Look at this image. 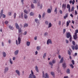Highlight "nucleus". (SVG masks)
<instances>
[{
	"label": "nucleus",
	"instance_id": "nucleus-1",
	"mask_svg": "<svg viewBox=\"0 0 78 78\" xmlns=\"http://www.w3.org/2000/svg\"><path fill=\"white\" fill-rule=\"evenodd\" d=\"M31 73L29 75V78H36V76L34 75V73L33 72V70H31Z\"/></svg>",
	"mask_w": 78,
	"mask_h": 78
},
{
	"label": "nucleus",
	"instance_id": "nucleus-2",
	"mask_svg": "<svg viewBox=\"0 0 78 78\" xmlns=\"http://www.w3.org/2000/svg\"><path fill=\"white\" fill-rule=\"evenodd\" d=\"M18 41H16V44L17 45H19V44H20L21 42V38L19 37H18Z\"/></svg>",
	"mask_w": 78,
	"mask_h": 78
},
{
	"label": "nucleus",
	"instance_id": "nucleus-3",
	"mask_svg": "<svg viewBox=\"0 0 78 78\" xmlns=\"http://www.w3.org/2000/svg\"><path fill=\"white\" fill-rule=\"evenodd\" d=\"M78 33V30H76L75 31V33L74 34V35L73 36V37L74 38V39L76 40V39H77V33Z\"/></svg>",
	"mask_w": 78,
	"mask_h": 78
},
{
	"label": "nucleus",
	"instance_id": "nucleus-4",
	"mask_svg": "<svg viewBox=\"0 0 78 78\" xmlns=\"http://www.w3.org/2000/svg\"><path fill=\"white\" fill-rule=\"evenodd\" d=\"M56 62V60L55 59H53L52 61L50 62L49 64L50 66H53V64H55Z\"/></svg>",
	"mask_w": 78,
	"mask_h": 78
},
{
	"label": "nucleus",
	"instance_id": "nucleus-5",
	"mask_svg": "<svg viewBox=\"0 0 78 78\" xmlns=\"http://www.w3.org/2000/svg\"><path fill=\"white\" fill-rule=\"evenodd\" d=\"M35 22L36 23H37V26L38 27L39 26V25H40V22H39V20L37 19H35L34 20Z\"/></svg>",
	"mask_w": 78,
	"mask_h": 78
},
{
	"label": "nucleus",
	"instance_id": "nucleus-6",
	"mask_svg": "<svg viewBox=\"0 0 78 78\" xmlns=\"http://www.w3.org/2000/svg\"><path fill=\"white\" fill-rule=\"evenodd\" d=\"M50 44H52L53 43H52L51 40L50 39H48L47 41V45H49Z\"/></svg>",
	"mask_w": 78,
	"mask_h": 78
},
{
	"label": "nucleus",
	"instance_id": "nucleus-7",
	"mask_svg": "<svg viewBox=\"0 0 78 78\" xmlns=\"http://www.w3.org/2000/svg\"><path fill=\"white\" fill-rule=\"evenodd\" d=\"M8 70H9V67L8 66L5 67L4 69V73H6L7 72H8Z\"/></svg>",
	"mask_w": 78,
	"mask_h": 78
},
{
	"label": "nucleus",
	"instance_id": "nucleus-8",
	"mask_svg": "<svg viewBox=\"0 0 78 78\" xmlns=\"http://www.w3.org/2000/svg\"><path fill=\"white\" fill-rule=\"evenodd\" d=\"M15 72L18 76H20V71L18 70H16L15 71Z\"/></svg>",
	"mask_w": 78,
	"mask_h": 78
},
{
	"label": "nucleus",
	"instance_id": "nucleus-9",
	"mask_svg": "<svg viewBox=\"0 0 78 78\" xmlns=\"http://www.w3.org/2000/svg\"><path fill=\"white\" fill-rule=\"evenodd\" d=\"M19 50H16L14 52V55H17L19 54Z\"/></svg>",
	"mask_w": 78,
	"mask_h": 78
},
{
	"label": "nucleus",
	"instance_id": "nucleus-10",
	"mask_svg": "<svg viewBox=\"0 0 78 78\" xmlns=\"http://www.w3.org/2000/svg\"><path fill=\"white\" fill-rule=\"evenodd\" d=\"M67 8L68 9L69 12H70V5L67 4Z\"/></svg>",
	"mask_w": 78,
	"mask_h": 78
},
{
	"label": "nucleus",
	"instance_id": "nucleus-11",
	"mask_svg": "<svg viewBox=\"0 0 78 78\" xmlns=\"http://www.w3.org/2000/svg\"><path fill=\"white\" fill-rule=\"evenodd\" d=\"M72 37V36L70 35V33H67L66 34V37L67 38H69V37Z\"/></svg>",
	"mask_w": 78,
	"mask_h": 78
},
{
	"label": "nucleus",
	"instance_id": "nucleus-12",
	"mask_svg": "<svg viewBox=\"0 0 78 78\" xmlns=\"http://www.w3.org/2000/svg\"><path fill=\"white\" fill-rule=\"evenodd\" d=\"M37 6H40V8L41 9L42 8V4H41V2H38V3Z\"/></svg>",
	"mask_w": 78,
	"mask_h": 78
},
{
	"label": "nucleus",
	"instance_id": "nucleus-13",
	"mask_svg": "<svg viewBox=\"0 0 78 78\" xmlns=\"http://www.w3.org/2000/svg\"><path fill=\"white\" fill-rule=\"evenodd\" d=\"M36 48L37 51H39L41 49V47L40 46H38L36 47Z\"/></svg>",
	"mask_w": 78,
	"mask_h": 78
},
{
	"label": "nucleus",
	"instance_id": "nucleus-14",
	"mask_svg": "<svg viewBox=\"0 0 78 78\" xmlns=\"http://www.w3.org/2000/svg\"><path fill=\"white\" fill-rule=\"evenodd\" d=\"M15 25L16 28V29H19L20 28V27H19V24H18L17 23H15Z\"/></svg>",
	"mask_w": 78,
	"mask_h": 78
},
{
	"label": "nucleus",
	"instance_id": "nucleus-15",
	"mask_svg": "<svg viewBox=\"0 0 78 78\" xmlns=\"http://www.w3.org/2000/svg\"><path fill=\"white\" fill-rule=\"evenodd\" d=\"M3 10H2L1 11V13L0 14V18H2V15H3Z\"/></svg>",
	"mask_w": 78,
	"mask_h": 78
},
{
	"label": "nucleus",
	"instance_id": "nucleus-16",
	"mask_svg": "<svg viewBox=\"0 0 78 78\" xmlns=\"http://www.w3.org/2000/svg\"><path fill=\"white\" fill-rule=\"evenodd\" d=\"M2 55L4 58H5L6 56V53L4 51L2 52Z\"/></svg>",
	"mask_w": 78,
	"mask_h": 78
},
{
	"label": "nucleus",
	"instance_id": "nucleus-17",
	"mask_svg": "<svg viewBox=\"0 0 78 78\" xmlns=\"http://www.w3.org/2000/svg\"><path fill=\"white\" fill-rule=\"evenodd\" d=\"M35 70L37 73H39V68H38V67L37 66H35Z\"/></svg>",
	"mask_w": 78,
	"mask_h": 78
},
{
	"label": "nucleus",
	"instance_id": "nucleus-18",
	"mask_svg": "<svg viewBox=\"0 0 78 78\" xmlns=\"http://www.w3.org/2000/svg\"><path fill=\"white\" fill-rule=\"evenodd\" d=\"M56 70L58 72H60L61 71V70L59 69V67L58 66V67L57 68V69H56Z\"/></svg>",
	"mask_w": 78,
	"mask_h": 78
},
{
	"label": "nucleus",
	"instance_id": "nucleus-19",
	"mask_svg": "<svg viewBox=\"0 0 78 78\" xmlns=\"http://www.w3.org/2000/svg\"><path fill=\"white\" fill-rule=\"evenodd\" d=\"M47 12L48 13L50 14L51 12V9H48L47 10Z\"/></svg>",
	"mask_w": 78,
	"mask_h": 78
},
{
	"label": "nucleus",
	"instance_id": "nucleus-20",
	"mask_svg": "<svg viewBox=\"0 0 78 78\" xmlns=\"http://www.w3.org/2000/svg\"><path fill=\"white\" fill-rule=\"evenodd\" d=\"M63 61H64V58L63 57H62L59 62V64L62 63V62H63Z\"/></svg>",
	"mask_w": 78,
	"mask_h": 78
},
{
	"label": "nucleus",
	"instance_id": "nucleus-21",
	"mask_svg": "<svg viewBox=\"0 0 78 78\" xmlns=\"http://www.w3.org/2000/svg\"><path fill=\"white\" fill-rule=\"evenodd\" d=\"M52 26V24H51V23L50 22L48 24V28H51Z\"/></svg>",
	"mask_w": 78,
	"mask_h": 78
},
{
	"label": "nucleus",
	"instance_id": "nucleus-22",
	"mask_svg": "<svg viewBox=\"0 0 78 78\" xmlns=\"http://www.w3.org/2000/svg\"><path fill=\"white\" fill-rule=\"evenodd\" d=\"M26 45L27 46L29 47L30 45V42L29 41H27L26 42Z\"/></svg>",
	"mask_w": 78,
	"mask_h": 78
},
{
	"label": "nucleus",
	"instance_id": "nucleus-23",
	"mask_svg": "<svg viewBox=\"0 0 78 78\" xmlns=\"http://www.w3.org/2000/svg\"><path fill=\"white\" fill-rule=\"evenodd\" d=\"M62 8H64V9H66V4H63L62 5Z\"/></svg>",
	"mask_w": 78,
	"mask_h": 78
},
{
	"label": "nucleus",
	"instance_id": "nucleus-24",
	"mask_svg": "<svg viewBox=\"0 0 78 78\" xmlns=\"http://www.w3.org/2000/svg\"><path fill=\"white\" fill-rule=\"evenodd\" d=\"M45 77L46 78H49V75L48 74V73H46L45 74Z\"/></svg>",
	"mask_w": 78,
	"mask_h": 78
},
{
	"label": "nucleus",
	"instance_id": "nucleus-25",
	"mask_svg": "<svg viewBox=\"0 0 78 78\" xmlns=\"http://www.w3.org/2000/svg\"><path fill=\"white\" fill-rule=\"evenodd\" d=\"M9 28L10 29V30H12L13 29H14V28H13V27H12L11 26H9Z\"/></svg>",
	"mask_w": 78,
	"mask_h": 78
},
{
	"label": "nucleus",
	"instance_id": "nucleus-26",
	"mask_svg": "<svg viewBox=\"0 0 78 78\" xmlns=\"http://www.w3.org/2000/svg\"><path fill=\"white\" fill-rule=\"evenodd\" d=\"M9 62L11 64H13V62H12V59L11 58H10V59L9 60Z\"/></svg>",
	"mask_w": 78,
	"mask_h": 78
},
{
	"label": "nucleus",
	"instance_id": "nucleus-27",
	"mask_svg": "<svg viewBox=\"0 0 78 78\" xmlns=\"http://www.w3.org/2000/svg\"><path fill=\"white\" fill-rule=\"evenodd\" d=\"M28 24L27 23H25L23 25V27L24 28H26V27H28Z\"/></svg>",
	"mask_w": 78,
	"mask_h": 78
},
{
	"label": "nucleus",
	"instance_id": "nucleus-28",
	"mask_svg": "<svg viewBox=\"0 0 78 78\" xmlns=\"http://www.w3.org/2000/svg\"><path fill=\"white\" fill-rule=\"evenodd\" d=\"M62 66L63 67H64V68H66V63H64L62 64Z\"/></svg>",
	"mask_w": 78,
	"mask_h": 78
},
{
	"label": "nucleus",
	"instance_id": "nucleus-29",
	"mask_svg": "<svg viewBox=\"0 0 78 78\" xmlns=\"http://www.w3.org/2000/svg\"><path fill=\"white\" fill-rule=\"evenodd\" d=\"M69 23H70V21L69 20V21H67L66 22V26L69 27Z\"/></svg>",
	"mask_w": 78,
	"mask_h": 78
},
{
	"label": "nucleus",
	"instance_id": "nucleus-30",
	"mask_svg": "<svg viewBox=\"0 0 78 78\" xmlns=\"http://www.w3.org/2000/svg\"><path fill=\"white\" fill-rule=\"evenodd\" d=\"M67 17H68V13H66L65 15V16H64V18L66 19V18H67Z\"/></svg>",
	"mask_w": 78,
	"mask_h": 78
},
{
	"label": "nucleus",
	"instance_id": "nucleus-31",
	"mask_svg": "<svg viewBox=\"0 0 78 78\" xmlns=\"http://www.w3.org/2000/svg\"><path fill=\"white\" fill-rule=\"evenodd\" d=\"M24 12L25 14H28V13H29L28 12L26 9H25L24 10Z\"/></svg>",
	"mask_w": 78,
	"mask_h": 78
},
{
	"label": "nucleus",
	"instance_id": "nucleus-32",
	"mask_svg": "<svg viewBox=\"0 0 78 78\" xmlns=\"http://www.w3.org/2000/svg\"><path fill=\"white\" fill-rule=\"evenodd\" d=\"M19 17L20 18H21V17H22V18H23V13H21V14L20 15Z\"/></svg>",
	"mask_w": 78,
	"mask_h": 78
},
{
	"label": "nucleus",
	"instance_id": "nucleus-33",
	"mask_svg": "<svg viewBox=\"0 0 78 78\" xmlns=\"http://www.w3.org/2000/svg\"><path fill=\"white\" fill-rule=\"evenodd\" d=\"M66 73H68V74H69L70 73V69H68L66 71Z\"/></svg>",
	"mask_w": 78,
	"mask_h": 78
},
{
	"label": "nucleus",
	"instance_id": "nucleus-34",
	"mask_svg": "<svg viewBox=\"0 0 78 78\" xmlns=\"http://www.w3.org/2000/svg\"><path fill=\"white\" fill-rule=\"evenodd\" d=\"M51 74L53 76H55V73L53 72H52L51 73Z\"/></svg>",
	"mask_w": 78,
	"mask_h": 78
},
{
	"label": "nucleus",
	"instance_id": "nucleus-35",
	"mask_svg": "<svg viewBox=\"0 0 78 78\" xmlns=\"http://www.w3.org/2000/svg\"><path fill=\"white\" fill-rule=\"evenodd\" d=\"M37 0H33V2L34 3H37Z\"/></svg>",
	"mask_w": 78,
	"mask_h": 78
},
{
	"label": "nucleus",
	"instance_id": "nucleus-36",
	"mask_svg": "<svg viewBox=\"0 0 78 78\" xmlns=\"http://www.w3.org/2000/svg\"><path fill=\"white\" fill-rule=\"evenodd\" d=\"M18 32L19 33H21L22 32V30H21V28H20L19 29H18Z\"/></svg>",
	"mask_w": 78,
	"mask_h": 78
},
{
	"label": "nucleus",
	"instance_id": "nucleus-37",
	"mask_svg": "<svg viewBox=\"0 0 78 78\" xmlns=\"http://www.w3.org/2000/svg\"><path fill=\"white\" fill-rule=\"evenodd\" d=\"M27 31H25L23 33V34L24 36H26V35H27Z\"/></svg>",
	"mask_w": 78,
	"mask_h": 78
},
{
	"label": "nucleus",
	"instance_id": "nucleus-38",
	"mask_svg": "<svg viewBox=\"0 0 78 78\" xmlns=\"http://www.w3.org/2000/svg\"><path fill=\"white\" fill-rule=\"evenodd\" d=\"M74 9H75V8H74V7H73V6L72 7L71 9V12H72V11H73L74 10Z\"/></svg>",
	"mask_w": 78,
	"mask_h": 78
},
{
	"label": "nucleus",
	"instance_id": "nucleus-39",
	"mask_svg": "<svg viewBox=\"0 0 78 78\" xmlns=\"http://www.w3.org/2000/svg\"><path fill=\"white\" fill-rule=\"evenodd\" d=\"M16 15H17V14H16V13H14V15H13V17H14V19H16Z\"/></svg>",
	"mask_w": 78,
	"mask_h": 78
},
{
	"label": "nucleus",
	"instance_id": "nucleus-40",
	"mask_svg": "<svg viewBox=\"0 0 78 78\" xmlns=\"http://www.w3.org/2000/svg\"><path fill=\"white\" fill-rule=\"evenodd\" d=\"M42 73H43V76H42L43 77L46 78L45 77V74L44 73V72L43 71Z\"/></svg>",
	"mask_w": 78,
	"mask_h": 78
},
{
	"label": "nucleus",
	"instance_id": "nucleus-41",
	"mask_svg": "<svg viewBox=\"0 0 78 78\" xmlns=\"http://www.w3.org/2000/svg\"><path fill=\"white\" fill-rule=\"evenodd\" d=\"M31 8L32 9H34V5H33V4H31Z\"/></svg>",
	"mask_w": 78,
	"mask_h": 78
},
{
	"label": "nucleus",
	"instance_id": "nucleus-42",
	"mask_svg": "<svg viewBox=\"0 0 78 78\" xmlns=\"http://www.w3.org/2000/svg\"><path fill=\"white\" fill-rule=\"evenodd\" d=\"M49 23V22H48V21H45V24H46V25H48Z\"/></svg>",
	"mask_w": 78,
	"mask_h": 78
},
{
	"label": "nucleus",
	"instance_id": "nucleus-43",
	"mask_svg": "<svg viewBox=\"0 0 78 78\" xmlns=\"http://www.w3.org/2000/svg\"><path fill=\"white\" fill-rule=\"evenodd\" d=\"M46 53H44L43 55V58H45V57H46Z\"/></svg>",
	"mask_w": 78,
	"mask_h": 78
},
{
	"label": "nucleus",
	"instance_id": "nucleus-44",
	"mask_svg": "<svg viewBox=\"0 0 78 78\" xmlns=\"http://www.w3.org/2000/svg\"><path fill=\"white\" fill-rule=\"evenodd\" d=\"M69 66L71 67L72 68V69H73L74 68V66H73V65L72 64H70L69 65Z\"/></svg>",
	"mask_w": 78,
	"mask_h": 78
},
{
	"label": "nucleus",
	"instance_id": "nucleus-45",
	"mask_svg": "<svg viewBox=\"0 0 78 78\" xmlns=\"http://www.w3.org/2000/svg\"><path fill=\"white\" fill-rule=\"evenodd\" d=\"M30 16H33V15H34V12H31L30 13Z\"/></svg>",
	"mask_w": 78,
	"mask_h": 78
},
{
	"label": "nucleus",
	"instance_id": "nucleus-46",
	"mask_svg": "<svg viewBox=\"0 0 78 78\" xmlns=\"http://www.w3.org/2000/svg\"><path fill=\"white\" fill-rule=\"evenodd\" d=\"M75 50H78V45H76L75 47Z\"/></svg>",
	"mask_w": 78,
	"mask_h": 78
},
{
	"label": "nucleus",
	"instance_id": "nucleus-47",
	"mask_svg": "<svg viewBox=\"0 0 78 78\" xmlns=\"http://www.w3.org/2000/svg\"><path fill=\"white\" fill-rule=\"evenodd\" d=\"M47 35H48V33L47 32H45L44 34V36H47Z\"/></svg>",
	"mask_w": 78,
	"mask_h": 78
},
{
	"label": "nucleus",
	"instance_id": "nucleus-48",
	"mask_svg": "<svg viewBox=\"0 0 78 78\" xmlns=\"http://www.w3.org/2000/svg\"><path fill=\"white\" fill-rule=\"evenodd\" d=\"M71 48L73 50H74V49H75V47H74V46L73 45H72L71 46Z\"/></svg>",
	"mask_w": 78,
	"mask_h": 78
},
{
	"label": "nucleus",
	"instance_id": "nucleus-49",
	"mask_svg": "<svg viewBox=\"0 0 78 78\" xmlns=\"http://www.w3.org/2000/svg\"><path fill=\"white\" fill-rule=\"evenodd\" d=\"M2 16L3 18H5V17H6V15L4 14H2Z\"/></svg>",
	"mask_w": 78,
	"mask_h": 78
},
{
	"label": "nucleus",
	"instance_id": "nucleus-50",
	"mask_svg": "<svg viewBox=\"0 0 78 78\" xmlns=\"http://www.w3.org/2000/svg\"><path fill=\"white\" fill-rule=\"evenodd\" d=\"M2 47H4V46H5V44H4V42H3V41L2 42Z\"/></svg>",
	"mask_w": 78,
	"mask_h": 78
},
{
	"label": "nucleus",
	"instance_id": "nucleus-51",
	"mask_svg": "<svg viewBox=\"0 0 78 78\" xmlns=\"http://www.w3.org/2000/svg\"><path fill=\"white\" fill-rule=\"evenodd\" d=\"M68 53L69 55H71V53H70V51L68 50Z\"/></svg>",
	"mask_w": 78,
	"mask_h": 78
},
{
	"label": "nucleus",
	"instance_id": "nucleus-52",
	"mask_svg": "<svg viewBox=\"0 0 78 78\" xmlns=\"http://www.w3.org/2000/svg\"><path fill=\"white\" fill-rule=\"evenodd\" d=\"M28 17V16H27V14H25L24 15V18L25 19H27Z\"/></svg>",
	"mask_w": 78,
	"mask_h": 78
},
{
	"label": "nucleus",
	"instance_id": "nucleus-53",
	"mask_svg": "<svg viewBox=\"0 0 78 78\" xmlns=\"http://www.w3.org/2000/svg\"><path fill=\"white\" fill-rule=\"evenodd\" d=\"M66 44H68V43H69V40H68L66 39Z\"/></svg>",
	"mask_w": 78,
	"mask_h": 78
},
{
	"label": "nucleus",
	"instance_id": "nucleus-54",
	"mask_svg": "<svg viewBox=\"0 0 78 78\" xmlns=\"http://www.w3.org/2000/svg\"><path fill=\"white\" fill-rule=\"evenodd\" d=\"M72 62L73 65H74L75 64V62L74 61V60H72L71 61Z\"/></svg>",
	"mask_w": 78,
	"mask_h": 78
},
{
	"label": "nucleus",
	"instance_id": "nucleus-55",
	"mask_svg": "<svg viewBox=\"0 0 78 78\" xmlns=\"http://www.w3.org/2000/svg\"><path fill=\"white\" fill-rule=\"evenodd\" d=\"M54 12H56V14H57V8H55V10Z\"/></svg>",
	"mask_w": 78,
	"mask_h": 78
},
{
	"label": "nucleus",
	"instance_id": "nucleus-56",
	"mask_svg": "<svg viewBox=\"0 0 78 78\" xmlns=\"http://www.w3.org/2000/svg\"><path fill=\"white\" fill-rule=\"evenodd\" d=\"M8 14L9 15V16H11V12H8Z\"/></svg>",
	"mask_w": 78,
	"mask_h": 78
},
{
	"label": "nucleus",
	"instance_id": "nucleus-57",
	"mask_svg": "<svg viewBox=\"0 0 78 78\" xmlns=\"http://www.w3.org/2000/svg\"><path fill=\"white\" fill-rule=\"evenodd\" d=\"M37 36H36L34 37V40H35V41H36V40H37Z\"/></svg>",
	"mask_w": 78,
	"mask_h": 78
},
{
	"label": "nucleus",
	"instance_id": "nucleus-58",
	"mask_svg": "<svg viewBox=\"0 0 78 78\" xmlns=\"http://www.w3.org/2000/svg\"><path fill=\"white\" fill-rule=\"evenodd\" d=\"M59 12L60 14H62V11L61 10H60Z\"/></svg>",
	"mask_w": 78,
	"mask_h": 78
},
{
	"label": "nucleus",
	"instance_id": "nucleus-59",
	"mask_svg": "<svg viewBox=\"0 0 78 78\" xmlns=\"http://www.w3.org/2000/svg\"><path fill=\"white\" fill-rule=\"evenodd\" d=\"M25 0H21V2L22 3V5H23V2Z\"/></svg>",
	"mask_w": 78,
	"mask_h": 78
},
{
	"label": "nucleus",
	"instance_id": "nucleus-60",
	"mask_svg": "<svg viewBox=\"0 0 78 78\" xmlns=\"http://www.w3.org/2000/svg\"><path fill=\"white\" fill-rule=\"evenodd\" d=\"M45 15V13H44L42 15V17H44Z\"/></svg>",
	"mask_w": 78,
	"mask_h": 78
},
{
	"label": "nucleus",
	"instance_id": "nucleus-61",
	"mask_svg": "<svg viewBox=\"0 0 78 78\" xmlns=\"http://www.w3.org/2000/svg\"><path fill=\"white\" fill-rule=\"evenodd\" d=\"M37 53H38V52L37 51H36L35 52V55H37Z\"/></svg>",
	"mask_w": 78,
	"mask_h": 78
},
{
	"label": "nucleus",
	"instance_id": "nucleus-62",
	"mask_svg": "<svg viewBox=\"0 0 78 78\" xmlns=\"http://www.w3.org/2000/svg\"><path fill=\"white\" fill-rule=\"evenodd\" d=\"M58 25H61V23L60 21H59L58 22Z\"/></svg>",
	"mask_w": 78,
	"mask_h": 78
},
{
	"label": "nucleus",
	"instance_id": "nucleus-63",
	"mask_svg": "<svg viewBox=\"0 0 78 78\" xmlns=\"http://www.w3.org/2000/svg\"><path fill=\"white\" fill-rule=\"evenodd\" d=\"M73 44L74 45H75V42L74 41H73Z\"/></svg>",
	"mask_w": 78,
	"mask_h": 78
},
{
	"label": "nucleus",
	"instance_id": "nucleus-64",
	"mask_svg": "<svg viewBox=\"0 0 78 78\" xmlns=\"http://www.w3.org/2000/svg\"><path fill=\"white\" fill-rule=\"evenodd\" d=\"M69 41H70V42H72V37H70Z\"/></svg>",
	"mask_w": 78,
	"mask_h": 78
}]
</instances>
